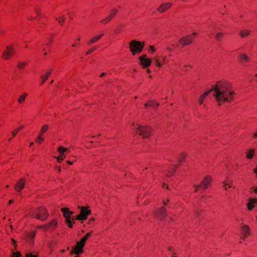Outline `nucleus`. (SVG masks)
<instances>
[{"mask_svg": "<svg viewBox=\"0 0 257 257\" xmlns=\"http://www.w3.org/2000/svg\"><path fill=\"white\" fill-rule=\"evenodd\" d=\"M213 91V96L215 97L219 105L225 102H230L234 99V92L230 89V84L226 81H218L212 86L211 89L204 93L199 98V104L203 103L204 98Z\"/></svg>", "mask_w": 257, "mask_h": 257, "instance_id": "obj_1", "label": "nucleus"}, {"mask_svg": "<svg viewBox=\"0 0 257 257\" xmlns=\"http://www.w3.org/2000/svg\"><path fill=\"white\" fill-rule=\"evenodd\" d=\"M31 216L42 221H45L48 216L47 209L44 206L37 208L31 212Z\"/></svg>", "mask_w": 257, "mask_h": 257, "instance_id": "obj_2", "label": "nucleus"}, {"mask_svg": "<svg viewBox=\"0 0 257 257\" xmlns=\"http://www.w3.org/2000/svg\"><path fill=\"white\" fill-rule=\"evenodd\" d=\"M136 133L140 136H142L144 138H148L151 132V128L146 125H143L141 124H137Z\"/></svg>", "mask_w": 257, "mask_h": 257, "instance_id": "obj_3", "label": "nucleus"}, {"mask_svg": "<svg viewBox=\"0 0 257 257\" xmlns=\"http://www.w3.org/2000/svg\"><path fill=\"white\" fill-rule=\"evenodd\" d=\"M144 47V43H142L136 40H133L130 43V50L134 55H135L136 53L141 52Z\"/></svg>", "mask_w": 257, "mask_h": 257, "instance_id": "obj_4", "label": "nucleus"}, {"mask_svg": "<svg viewBox=\"0 0 257 257\" xmlns=\"http://www.w3.org/2000/svg\"><path fill=\"white\" fill-rule=\"evenodd\" d=\"M61 211L63 213L64 217L66 219V223L68 224V226L70 228L72 227V223L71 221V216L73 212L70 211L68 208H61Z\"/></svg>", "mask_w": 257, "mask_h": 257, "instance_id": "obj_5", "label": "nucleus"}, {"mask_svg": "<svg viewBox=\"0 0 257 257\" xmlns=\"http://www.w3.org/2000/svg\"><path fill=\"white\" fill-rule=\"evenodd\" d=\"M81 209L80 213L76 217V219L79 220H85L87 219V216L91 213L90 210L88 209L84 206H79Z\"/></svg>", "mask_w": 257, "mask_h": 257, "instance_id": "obj_6", "label": "nucleus"}, {"mask_svg": "<svg viewBox=\"0 0 257 257\" xmlns=\"http://www.w3.org/2000/svg\"><path fill=\"white\" fill-rule=\"evenodd\" d=\"M57 221L54 219L50 222L44 225L39 226L38 227L40 229H44L46 230L52 231L57 227Z\"/></svg>", "mask_w": 257, "mask_h": 257, "instance_id": "obj_7", "label": "nucleus"}, {"mask_svg": "<svg viewBox=\"0 0 257 257\" xmlns=\"http://www.w3.org/2000/svg\"><path fill=\"white\" fill-rule=\"evenodd\" d=\"M14 53V49L11 46H8L3 53V58L5 60H8L13 56Z\"/></svg>", "mask_w": 257, "mask_h": 257, "instance_id": "obj_8", "label": "nucleus"}, {"mask_svg": "<svg viewBox=\"0 0 257 257\" xmlns=\"http://www.w3.org/2000/svg\"><path fill=\"white\" fill-rule=\"evenodd\" d=\"M84 245L85 243L82 242L81 240L79 242H77L76 245L71 251L70 254H78L82 253L83 252L82 248Z\"/></svg>", "mask_w": 257, "mask_h": 257, "instance_id": "obj_9", "label": "nucleus"}, {"mask_svg": "<svg viewBox=\"0 0 257 257\" xmlns=\"http://www.w3.org/2000/svg\"><path fill=\"white\" fill-rule=\"evenodd\" d=\"M118 12V10L116 9H113L111 10L110 14L105 19H103L101 22L102 23H107L110 22L112 18L116 15Z\"/></svg>", "mask_w": 257, "mask_h": 257, "instance_id": "obj_10", "label": "nucleus"}, {"mask_svg": "<svg viewBox=\"0 0 257 257\" xmlns=\"http://www.w3.org/2000/svg\"><path fill=\"white\" fill-rule=\"evenodd\" d=\"M192 42V35H187L185 37H183L179 40V43L183 46L190 45L191 44Z\"/></svg>", "mask_w": 257, "mask_h": 257, "instance_id": "obj_11", "label": "nucleus"}, {"mask_svg": "<svg viewBox=\"0 0 257 257\" xmlns=\"http://www.w3.org/2000/svg\"><path fill=\"white\" fill-rule=\"evenodd\" d=\"M173 4L171 3H165L161 4L160 6L157 9V10L160 13H163L170 9Z\"/></svg>", "mask_w": 257, "mask_h": 257, "instance_id": "obj_12", "label": "nucleus"}, {"mask_svg": "<svg viewBox=\"0 0 257 257\" xmlns=\"http://www.w3.org/2000/svg\"><path fill=\"white\" fill-rule=\"evenodd\" d=\"M25 186V181L24 178L20 179L15 185V189L18 192H20Z\"/></svg>", "mask_w": 257, "mask_h": 257, "instance_id": "obj_13", "label": "nucleus"}, {"mask_svg": "<svg viewBox=\"0 0 257 257\" xmlns=\"http://www.w3.org/2000/svg\"><path fill=\"white\" fill-rule=\"evenodd\" d=\"M139 59L141 62L142 65L144 67L150 66L152 63V60L146 57V55H143L139 57Z\"/></svg>", "mask_w": 257, "mask_h": 257, "instance_id": "obj_14", "label": "nucleus"}, {"mask_svg": "<svg viewBox=\"0 0 257 257\" xmlns=\"http://www.w3.org/2000/svg\"><path fill=\"white\" fill-rule=\"evenodd\" d=\"M211 178L209 176H207L203 179V180L199 184L200 188L204 189L207 188L208 185L210 183Z\"/></svg>", "mask_w": 257, "mask_h": 257, "instance_id": "obj_15", "label": "nucleus"}, {"mask_svg": "<svg viewBox=\"0 0 257 257\" xmlns=\"http://www.w3.org/2000/svg\"><path fill=\"white\" fill-rule=\"evenodd\" d=\"M166 209L164 207H162L156 214V217L159 219H163L166 216Z\"/></svg>", "mask_w": 257, "mask_h": 257, "instance_id": "obj_16", "label": "nucleus"}, {"mask_svg": "<svg viewBox=\"0 0 257 257\" xmlns=\"http://www.w3.org/2000/svg\"><path fill=\"white\" fill-rule=\"evenodd\" d=\"M35 236V232H27L25 234V238L26 241L31 244L33 243V240Z\"/></svg>", "mask_w": 257, "mask_h": 257, "instance_id": "obj_17", "label": "nucleus"}, {"mask_svg": "<svg viewBox=\"0 0 257 257\" xmlns=\"http://www.w3.org/2000/svg\"><path fill=\"white\" fill-rule=\"evenodd\" d=\"M104 35L103 33L100 34L99 35H97L94 36V37H92L88 42L87 44L88 45H91L92 44L95 43L98 41L99 40H100L102 36Z\"/></svg>", "mask_w": 257, "mask_h": 257, "instance_id": "obj_18", "label": "nucleus"}, {"mask_svg": "<svg viewBox=\"0 0 257 257\" xmlns=\"http://www.w3.org/2000/svg\"><path fill=\"white\" fill-rule=\"evenodd\" d=\"M67 150H68L67 148L63 147L62 146L59 147L58 149V151L59 153V156H60L61 158H63V159L66 158V155L65 154V153Z\"/></svg>", "mask_w": 257, "mask_h": 257, "instance_id": "obj_19", "label": "nucleus"}, {"mask_svg": "<svg viewBox=\"0 0 257 257\" xmlns=\"http://www.w3.org/2000/svg\"><path fill=\"white\" fill-rule=\"evenodd\" d=\"M257 203V199H250L247 204V208L251 210L254 207V204Z\"/></svg>", "mask_w": 257, "mask_h": 257, "instance_id": "obj_20", "label": "nucleus"}, {"mask_svg": "<svg viewBox=\"0 0 257 257\" xmlns=\"http://www.w3.org/2000/svg\"><path fill=\"white\" fill-rule=\"evenodd\" d=\"M52 73V70H50L48 71H47L46 73V75L45 76L42 75L41 76V78L42 79V82L41 83V85H42L45 83V82L48 79L49 76Z\"/></svg>", "mask_w": 257, "mask_h": 257, "instance_id": "obj_21", "label": "nucleus"}, {"mask_svg": "<svg viewBox=\"0 0 257 257\" xmlns=\"http://www.w3.org/2000/svg\"><path fill=\"white\" fill-rule=\"evenodd\" d=\"M242 234L244 237L249 235L250 232L248 227L246 225H244L242 227Z\"/></svg>", "mask_w": 257, "mask_h": 257, "instance_id": "obj_22", "label": "nucleus"}, {"mask_svg": "<svg viewBox=\"0 0 257 257\" xmlns=\"http://www.w3.org/2000/svg\"><path fill=\"white\" fill-rule=\"evenodd\" d=\"M251 33L249 30H243L240 31L239 34L242 38L248 36Z\"/></svg>", "mask_w": 257, "mask_h": 257, "instance_id": "obj_23", "label": "nucleus"}, {"mask_svg": "<svg viewBox=\"0 0 257 257\" xmlns=\"http://www.w3.org/2000/svg\"><path fill=\"white\" fill-rule=\"evenodd\" d=\"M249 60V57L247 55L244 53H242L240 55V62L244 63L245 62H248Z\"/></svg>", "mask_w": 257, "mask_h": 257, "instance_id": "obj_24", "label": "nucleus"}, {"mask_svg": "<svg viewBox=\"0 0 257 257\" xmlns=\"http://www.w3.org/2000/svg\"><path fill=\"white\" fill-rule=\"evenodd\" d=\"M27 96V93H24L23 94H22L21 95H20V97L18 99V102L19 103H23L24 102Z\"/></svg>", "mask_w": 257, "mask_h": 257, "instance_id": "obj_25", "label": "nucleus"}, {"mask_svg": "<svg viewBox=\"0 0 257 257\" xmlns=\"http://www.w3.org/2000/svg\"><path fill=\"white\" fill-rule=\"evenodd\" d=\"M49 128V126L47 124H45V125H44L41 131H40V135L41 136V135H43V134H44L48 130Z\"/></svg>", "mask_w": 257, "mask_h": 257, "instance_id": "obj_26", "label": "nucleus"}, {"mask_svg": "<svg viewBox=\"0 0 257 257\" xmlns=\"http://www.w3.org/2000/svg\"><path fill=\"white\" fill-rule=\"evenodd\" d=\"M159 59H160V56H159L158 55H157L155 58H154V60L156 62V66L158 67H161L162 66V63L160 62L159 61Z\"/></svg>", "mask_w": 257, "mask_h": 257, "instance_id": "obj_27", "label": "nucleus"}, {"mask_svg": "<svg viewBox=\"0 0 257 257\" xmlns=\"http://www.w3.org/2000/svg\"><path fill=\"white\" fill-rule=\"evenodd\" d=\"M56 20H58L59 23L60 25H63L64 24V23L65 22V16L63 15L62 16H61V17H59V19L56 18Z\"/></svg>", "mask_w": 257, "mask_h": 257, "instance_id": "obj_28", "label": "nucleus"}, {"mask_svg": "<svg viewBox=\"0 0 257 257\" xmlns=\"http://www.w3.org/2000/svg\"><path fill=\"white\" fill-rule=\"evenodd\" d=\"M178 167V165H173L172 166V168L171 169V170H169L168 171V176H170V175H172V174L175 172L176 168Z\"/></svg>", "mask_w": 257, "mask_h": 257, "instance_id": "obj_29", "label": "nucleus"}, {"mask_svg": "<svg viewBox=\"0 0 257 257\" xmlns=\"http://www.w3.org/2000/svg\"><path fill=\"white\" fill-rule=\"evenodd\" d=\"M23 128V126H21V127L18 128L17 129H16V130L13 131L12 133V135L13 137H15L16 136V135L17 134V133L20 131V130H21Z\"/></svg>", "mask_w": 257, "mask_h": 257, "instance_id": "obj_30", "label": "nucleus"}, {"mask_svg": "<svg viewBox=\"0 0 257 257\" xmlns=\"http://www.w3.org/2000/svg\"><path fill=\"white\" fill-rule=\"evenodd\" d=\"M253 153L254 151L253 150H250L246 155L247 158L248 159H251L253 157Z\"/></svg>", "mask_w": 257, "mask_h": 257, "instance_id": "obj_31", "label": "nucleus"}, {"mask_svg": "<svg viewBox=\"0 0 257 257\" xmlns=\"http://www.w3.org/2000/svg\"><path fill=\"white\" fill-rule=\"evenodd\" d=\"M90 233H87L85 236H84L82 238H81V241L85 243L86 240L88 238V237L90 236Z\"/></svg>", "mask_w": 257, "mask_h": 257, "instance_id": "obj_32", "label": "nucleus"}, {"mask_svg": "<svg viewBox=\"0 0 257 257\" xmlns=\"http://www.w3.org/2000/svg\"><path fill=\"white\" fill-rule=\"evenodd\" d=\"M186 155L184 153H182L180 154V157L179 158V162H181L183 161V160L186 158Z\"/></svg>", "mask_w": 257, "mask_h": 257, "instance_id": "obj_33", "label": "nucleus"}, {"mask_svg": "<svg viewBox=\"0 0 257 257\" xmlns=\"http://www.w3.org/2000/svg\"><path fill=\"white\" fill-rule=\"evenodd\" d=\"M25 257H38V254H33L32 253H26Z\"/></svg>", "mask_w": 257, "mask_h": 257, "instance_id": "obj_34", "label": "nucleus"}, {"mask_svg": "<svg viewBox=\"0 0 257 257\" xmlns=\"http://www.w3.org/2000/svg\"><path fill=\"white\" fill-rule=\"evenodd\" d=\"M97 49L96 47H93L91 49H89L86 53V55L91 54L92 52L94 51Z\"/></svg>", "mask_w": 257, "mask_h": 257, "instance_id": "obj_35", "label": "nucleus"}, {"mask_svg": "<svg viewBox=\"0 0 257 257\" xmlns=\"http://www.w3.org/2000/svg\"><path fill=\"white\" fill-rule=\"evenodd\" d=\"M223 35V34L222 33L218 32V33H216V34L215 35V38L217 40H219L221 38V37H222Z\"/></svg>", "mask_w": 257, "mask_h": 257, "instance_id": "obj_36", "label": "nucleus"}, {"mask_svg": "<svg viewBox=\"0 0 257 257\" xmlns=\"http://www.w3.org/2000/svg\"><path fill=\"white\" fill-rule=\"evenodd\" d=\"M149 103H150V104H149V103H146L145 104V106L146 107H148L149 106H151V107H154V105H153V103H154V101H153V100H149Z\"/></svg>", "mask_w": 257, "mask_h": 257, "instance_id": "obj_37", "label": "nucleus"}, {"mask_svg": "<svg viewBox=\"0 0 257 257\" xmlns=\"http://www.w3.org/2000/svg\"><path fill=\"white\" fill-rule=\"evenodd\" d=\"M36 141L37 142H38V143L39 144H41L42 143V142L43 141V139L41 137V136L40 135L39 136H38L36 139Z\"/></svg>", "mask_w": 257, "mask_h": 257, "instance_id": "obj_38", "label": "nucleus"}, {"mask_svg": "<svg viewBox=\"0 0 257 257\" xmlns=\"http://www.w3.org/2000/svg\"><path fill=\"white\" fill-rule=\"evenodd\" d=\"M21 255V254L20 252L17 251L13 253L12 257H20Z\"/></svg>", "mask_w": 257, "mask_h": 257, "instance_id": "obj_39", "label": "nucleus"}, {"mask_svg": "<svg viewBox=\"0 0 257 257\" xmlns=\"http://www.w3.org/2000/svg\"><path fill=\"white\" fill-rule=\"evenodd\" d=\"M26 65L25 62H19L18 64V67L20 69H22V68Z\"/></svg>", "mask_w": 257, "mask_h": 257, "instance_id": "obj_40", "label": "nucleus"}, {"mask_svg": "<svg viewBox=\"0 0 257 257\" xmlns=\"http://www.w3.org/2000/svg\"><path fill=\"white\" fill-rule=\"evenodd\" d=\"M35 12H36V14H37V16L38 17H42V15H41V14L40 13V10H39V9H38L37 8H35Z\"/></svg>", "mask_w": 257, "mask_h": 257, "instance_id": "obj_41", "label": "nucleus"}, {"mask_svg": "<svg viewBox=\"0 0 257 257\" xmlns=\"http://www.w3.org/2000/svg\"><path fill=\"white\" fill-rule=\"evenodd\" d=\"M64 160V159H63V158H61L60 156H59V157H58L57 158V161H58L59 163H61V161H62V160Z\"/></svg>", "mask_w": 257, "mask_h": 257, "instance_id": "obj_42", "label": "nucleus"}, {"mask_svg": "<svg viewBox=\"0 0 257 257\" xmlns=\"http://www.w3.org/2000/svg\"><path fill=\"white\" fill-rule=\"evenodd\" d=\"M194 186L195 188V191L197 192L198 190V188H200L199 185H194Z\"/></svg>", "mask_w": 257, "mask_h": 257, "instance_id": "obj_43", "label": "nucleus"}, {"mask_svg": "<svg viewBox=\"0 0 257 257\" xmlns=\"http://www.w3.org/2000/svg\"><path fill=\"white\" fill-rule=\"evenodd\" d=\"M190 65H184V68L182 69V71H187V67H190Z\"/></svg>", "mask_w": 257, "mask_h": 257, "instance_id": "obj_44", "label": "nucleus"}, {"mask_svg": "<svg viewBox=\"0 0 257 257\" xmlns=\"http://www.w3.org/2000/svg\"><path fill=\"white\" fill-rule=\"evenodd\" d=\"M150 50H151L153 52L155 51V48L153 46H151L150 47Z\"/></svg>", "mask_w": 257, "mask_h": 257, "instance_id": "obj_45", "label": "nucleus"}, {"mask_svg": "<svg viewBox=\"0 0 257 257\" xmlns=\"http://www.w3.org/2000/svg\"><path fill=\"white\" fill-rule=\"evenodd\" d=\"M161 58H162V59L163 62V63H165V61H166V57L165 56H162V57L161 56Z\"/></svg>", "mask_w": 257, "mask_h": 257, "instance_id": "obj_46", "label": "nucleus"}, {"mask_svg": "<svg viewBox=\"0 0 257 257\" xmlns=\"http://www.w3.org/2000/svg\"><path fill=\"white\" fill-rule=\"evenodd\" d=\"M51 41H52V38H50L49 42L48 43H46V45L47 46H50V43H51Z\"/></svg>", "mask_w": 257, "mask_h": 257, "instance_id": "obj_47", "label": "nucleus"}, {"mask_svg": "<svg viewBox=\"0 0 257 257\" xmlns=\"http://www.w3.org/2000/svg\"><path fill=\"white\" fill-rule=\"evenodd\" d=\"M223 183L224 184V187H225V189L226 190L227 188L226 186L227 185V184L226 183H225V182H223Z\"/></svg>", "mask_w": 257, "mask_h": 257, "instance_id": "obj_48", "label": "nucleus"}, {"mask_svg": "<svg viewBox=\"0 0 257 257\" xmlns=\"http://www.w3.org/2000/svg\"><path fill=\"white\" fill-rule=\"evenodd\" d=\"M67 163L68 164H69V165H71L73 164V162H71V161H67Z\"/></svg>", "mask_w": 257, "mask_h": 257, "instance_id": "obj_49", "label": "nucleus"}, {"mask_svg": "<svg viewBox=\"0 0 257 257\" xmlns=\"http://www.w3.org/2000/svg\"><path fill=\"white\" fill-rule=\"evenodd\" d=\"M153 105H154V106H155H155H158L159 105V103H155V102H154V103H153Z\"/></svg>", "mask_w": 257, "mask_h": 257, "instance_id": "obj_50", "label": "nucleus"}, {"mask_svg": "<svg viewBox=\"0 0 257 257\" xmlns=\"http://www.w3.org/2000/svg\"><path fill=\"white\" fill-rule=\"evenodd\" d=\"M13 202V200H10L9 202V204H12V203Z\"/></svg>", "mask_w": 257, "mask_h": 257, "instance_id": "obj_51", "label": "nucleus"}, {"mask_svg": "<svg viewBox=\"0 0 257 257\" xmlns=\"http://www.w3.org/2000/svg\"><path fill=\"white\" fill-rule=\"evenodd\" d=\"M169 200H168L167 202H166V201H163V204H164V205H166V204H167V202H169Z\"/></svg>", "mask_w": 257, "mask_h": 257, "instance_id": "obj_52", "label": "nucleus"}, {"mask_svg": "<svg viewBox=\"0 0 257 257\" xmlns=\"http://www.w3.org/2000/svg\"><path fill=\"white\" fill-rule=\"evenodd\" d=\"M196 35H197V34L196 33L194 32L191 35L192 36V37H193V36H195Z\"/></svg>", "mask_w": 257, "mask_h": 257, "instance_id": "obj_53", "label": "nucleus"}, {"mask_svg": "<svg viewBox=\"0 0 257 257\" xmlns=\"http://www.w3.org/2000/svg\"><path fill=\"white\" fill-rule=\"evenodd\" d=\"M71 219L73 221H74V220H76V217L75 218L74 216L73 217H71Z\"/></svg>", "mask_w": 257, "mask_h": 257, "instance_id": "obj_54", "label": "nucleus"}, {"mask_svg": "<svg viewBox=\"0 0 257 257\" xmlns=\"http://www.w3.org/2000/svg\"><path fill=\"white\" fill-rule=\"evenodd\" d=\"M94 220V218H91L90 220H89V221L91 222V221H93Z\"/></svg>", "mask_w": 257, "mask_h": 257, "instance_id": "obj_55", "label": "nucleus"}, {"mask_svg": "<svg viewBox=\"0 0 257 257\" xmlns=\"http://www.w3.org/2000/svg\"><path fill=\"white\" fill-rule=\"evenodd\" d=\"M254 192L255 193H257V188H255L254 189Z\"/></svg>", "mask_w": 257, "mask_h": 257, "instance_id": "obj_56", "label": "nucleus"}, {"mask_svg": "<svg viewBox=\"0 0 257 257\" xmlns=\"http://www.w3.org/2000/svg\"><path fill=\"white\" fill-rule=\"evenodd\" d=\"M105 73H102V74H101V75H100V77H102V76H104V75H105Z\"/></svg>", "mask_w": 257, "mask_h": 257, "instance_id": "obj_57", "label": "nucleus"}, {"mask_svg": "<svg viewBox=\"0 0 257 257\" xmlns=\"http://www.w3.org/2000/svg\"><path fill=\"white\" fill-rule=\"evenodd\" d=\"M147 72L148 73H150V72H151V70H150L149 69H148L147 70Z\"/></svg>", "mask_w": 257, "mask_h": 257, "instance_id": "obj_58", "label": "nucleus"}, {"mask_svg": "<svg viewBox=\"0 0 257 257\" xmlns=\"http://www.w3.org/2000/svg\"><path fill=\"white\" fill-rule=\"evenodd\" d=\"M35 19V17H31V18H30L31 20H34Z\"/></svg>", "mask_w": 257, "mask_h": 257, "instance_id": "obj_59", "label": "nucleus"}, {"mask_svg": "<svg viewBox=\"0 0 257 257\" xmlns=\"http://www.w3.org/2000/svg\"><path fill=\"white\" fill-rule=\"evenodd\" d=\"M12 240L14 243H15L16 242L15 240L14 239H12Z\"/></svg>", "mask_w": 257, "mask_h": 257, "instance_id": "obj_60", "label": "nucleus"}, {"mask_svg": "<svg viewBox=\"0 0 257 257\" xmlns=\"http://www.w3.org/2000/svg\"><path fill=\"white\" fill-rule=\"evenodd\" d=\"M58 171H59V172L61 171V169L60 167L58 168Z\"/></svg>", "mask_w": 257, "mask_h": 257, "instance_id": "obj_61", "label": "nucleus"}, {"mask_svg": "<svg viewBox=\"0 0 257 257\" xmlns=\"http://www.w3.org/2000/svg\"><path fill=\"white\" fill-rule=\"evenodd\" d=\"M65 152L69 153L70 152V150L68 149V150H67Z\"/></svg>", "mask_w": 257, "mask_h": 257, "instance_id": "obj_62", "label": "nucleus"}, {"mask_svg": "<svg viewBox=\"0 0 257 257\" xmlns=\"http://www.w3.org/2000/svg\"><path fill=\"white\" fill-rule=\"evenodd\" d=\"M34 145V143H31L30 147Z\"/></svg>", "mask_w": 257, "mask_h": 257, "instance_id": "obj_63", "label": "nucleus"}, {"mask_svg": "<svg viewBox=\"0 0 257 257\" xmlns=\"http://www.w3.org/2000/svg\"><path fill=\"white\" fill-rule=\"evenodd\" d=\"M254 137H257V134H255Z\"/></svg>", "mask_w": 257, "mask_h": 257, "instance_id": "obj_64", "label": "nucleus"}]
</instances>
